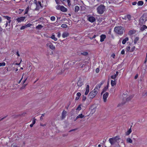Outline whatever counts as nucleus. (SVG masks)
<instances>
[{"label":"nucleus","mask_w":147,"mask_h":147,"mask_svg":"<svg viewBox=\"0 0 147 147\" xmlns=\"http://www.w3.org/2000/svg\"><path fill=\"white\" fill-rule=\"evenodd\" d=\"M32 25V24L30 23H28L27 24L25 25L26 28L30 27Z\"/></svg>","instance_id":"c9c22d12"},{"label":"nucleus","mask_w":147,"mask_h":147,"mask_svg":"<svg viewBox=\"0 0 147 147\" xmlns=\"http://www.w3.org/2000/svg\"><path fill=\"white\" fill-rule=\"evenodd\" d=\"M77 84L78 87H80L83 84V82L81 80H80L78 81Z\"/></svg>","instance_id":"ddd939ff"},{"label":"nucleus","mask_w":147,"mask_h":147,"mask_svg":"<svg viewBox=\"0 0 147 147\" xmlns=\"http://www.w3.org/2000/svg\"><path fill=\"white\" fill-rule=\"evenodd\" d=\"M60 10L63 12H65L67 11V9L63 6H61L60 9Z\"/></svg>","instance_id":"dca6fc26"},{"label":"nucleus","mask_w":147,"mask_h":147,"mask_svg":"<svg viewBox=\"0 0 147 147\" xmlns=\"http://www.w3.org/2000/svg\"><path fill=\"white\" fill-rule=\"evenodd\" d=\"M67 113V111H65V110H64L61 113V120H63V119H64V118L66 116Z\"/></svg>","instance_id":"1a4fd4ad"},{"label":"nucleus","mask_w":147,"mask_h":147,"mask_svg":"<svg viewBox=\"0 0 147 147\" xmlns=\"http://www.w3.org/2000/svg\"><path fill=\"white\" fill-rule=\"evenodd\" d=\"M47 45L49 46L50 49L52 50H54L55 49V46L53 45L51 43L47 44Z\"/></svg>","instance_id":"f8f14e48"},{"label":"nucleus","mask_w":147,"mask_h":147,"mask_svg":"<svg viewBox=\"0 0 147 147\" xmlns=\"http://www.w3.org/2000/svg\"><path fill=\"white\" fill-rule=\"evenodd\" d=\"M36 7L35 9V10H38L39 9L41 8H42L43 6L42 5L41 2L40 1H38V3L36 4Z\"/></svg>","instance_id":"423d86ee"},{"label":"nucleus","mask_w":147,"mask_h":147,"mask_svg":"<svg viewBox=\"0 0 147 147\" xmlns=\"http://www.w3.org/2000/svg\"><path fill=\"white\" fill-rule=\"evenodd\" d=\"M144 3L142 1H139L137 3V4L139 6H141Z\"/></svg>","instance_id":"a878e982"},{"label":"nucleus","mask_w":147,"mask_h":147,"mask_svg":"<svg viewBox=\"0 0 147 147\" xmlns=\"http://www.w3.org/2000/svg\"><path fill=\"white\" fill-rule=\"evenodd\" d=\"M114 31L117 34L121 35L123 34L124 30L123 28L121 26H116L114 28Z\"/></svg>","instance_id":"f03ea898"},{"label":"nucleus","mask_w":147,"mask_h":147,"mask_svg":"<svg viewBox=\"0 0 147 147\" xmlns=\"http://www.w3.org/2000/svg\"><path fill=\"white\" fill-rule=\"evenodd\" d=\"M55 1H56V3L57 4H59V0H55Z\"/></svg>","instance_id":"13d9d810"},{"label":"nucleus","mask_w":147,"mask_h":147,"mask_svg":"<svg viewBox=\"0 0 147 147\" xmlns=\"http://www.w3.org/2000/svg\"><path fill=\"white\" fill-rule=\"evenodd\" d=\"M5 62H3L2 63H0V67L3 66H4L5 65Z\"/></svg>","instance_id":"37998d69"},{"label":"nucleus","mask_w":147,"mask_h":147,"mask_svg":"<svg viewBox=\"0 0 147 147\" xmlns=\"http://www.w3.org/2000/svg\"><path fill=\"white\" fill-rule=\"evenodd\" d=\"M138 74H136L135 76V77H134L135 79H136L138 78Z\"/></svg>","instance_id":"338daca9"},{"label":"nucleus","mask_w":147,"mask_h":147,"mask_svg":"<svg viewBox=\"0 0 147 147\" xmlns=\"http://www.w3.org/2000/svg\"><path fill=\"white\" fill-rule=\"evenodd\" d=\"M26 18L25 17H22L20 18H18L16 20L18 22H20L23 21Z\"/></svg>","instance_id":"9b49d317"},{"label":"nucleus","mask_w":147,"mask_h":147,"mask_svg":"<svg viewBox=\"0 0 147 147\" xmlns=\"http://www.w3.org/2000/svg\"><path fill=\"white\" fill-rule=\"evenodd\" d=\"M100 41L101 42H102L106 38V36L105 34H102L100 36Z\"/></svg>","instance_id":"4468645a"},{"label":"nucleus","mask_w":147,"mask_h":147,"mask_svg":"<svg viewBox=\"0 0 147 147\" xmlns=\"http://www.w3.org/2000/svg\"><path fill=\"white\" fill-rule=\"evenodd\" d=\"M121 53L122 55L124 54H125V50L124 49H123Z\"/></svg>","instance_id":"4d7b16f0"},{"label":"nucleus","mask_w":147,"mask_h":147,"mask_svg":"<svg viewBox=\"0 0 147 147\" xmlns=\"http://www.w3.org/2000/svg\"><path fill=\"white\" fill-rule=\"evenodd\" d=\"M132 126H131V127ZM131 132V127L129 129V130L125 132V134L126 136L129 135Z\"/></svg>","instance_id":"a211bd4d"},{"label":"nucleus","mask_w":147,"mask_h":147,"mask_svg":"<svg viewBox=\"0 0 147 147\" xmlns=\"http://www.w3.org/2000/svg\"><path fill=\"white\" fill-rule=\"evenodd\" d=\"M129 40V38L128 37H126L122 41V43L123 44H125L126 41H128Z\"/></svg>","instance_id":"6ab92c4d"},{"label":"nucleus","mask_w":147,"mask_h":147,"mask_svg":"<svg viewBox=\"0 0 147 147\" xmlns=\"http://www.w3.org/2000/svg\"><path fill=\"white\" fill-rule=\"evenodd\" d=\"M89 85H88L86 86V90L85 93V95H87L88 94V93L89 92Z\"/></svg>","instance_id":"2eb2a0df"},{"label":"nucleus","mask_w":147,"mask_h":147,"mask_svg":"<svg viewBox=\"0 0 147 147\" xmlns=\"http://www.w3.org/2000/svg\"><path fill=\"white\" fill-rule=\"evenodd\" d=\"M111 29H110L109 30V31L108 32V34H111Z\"/></svg>","instance_id":"0e129e2a"},{"label":"nucleus","mask_w":147,"mask_h":147,"mask_svg":"<svg viewBox=\"0 0 147 147\" xmlns=\"http://www.w3.org/2000/svg\"><path fill=\"white\" fill-rule=\"evenodd\" d=\"M81 54L85 56H86L88 55V53L86 52H85L83 53H81Z\"/></svg>","instance_id":"473e14b6"},{"label":"nucleus","mask_w":147,"mask_h":147,"mask_svg":"<svg viewBox=\"0 0 147 147\" xmlns=\"http://www.w3.org/2000/svg\"><path fill=\"white\" fill-rule=\"evenodd\" d=\"M29 9V7H28L26 9V11H25V14L27 13H28Z\"/></svg>","instance_id":"a18cd8bd"},{"label":"nucleus","mask_w":147,"mask_h":147,"mask_svg":"<svg viewBox=\"0 0 147 147\" xmlns=\"http://www.w3.org/2000/svg\"><path fill=\"white\" fill-rule=\"evenodd\" d=\"M36 119H35L34 118L33 120H32V123L34 125L35 124V123H36Z\"/></svg>","instance_id":"09e8293b"},{"label":"nucleus","mask_w":147,"mask_h":147,"mask_svg":"<svg viewBox=\"0 0 147 147\" xmlns=\"http://www.w3.org/2000/svg\"><path fill=\"white\" fill-rule=\"evenodd\" d=\"M105 10V6L102 4L100 5L97 8V12L100 14H103Z\"/></svg>","instance_id":"20e7f679"},{"label":"nucleus","mask_w":147,"mask_h":147,"mask_svg":"<svg viewBox=\"0 0 147 147\" xmlns=\"http://www.w3.org/2000/svg\"><path fill=\"white\" fill-rule=\"evenodd\" d=\"M84 117V116L82 114H80L78 115L76 117V119L79 118H82Z\"/></svg>","instance_id":"393cba45"},{"label":"nucleus","mask_w":147,"mask_h":147,"mask_svg":"<svg viewBox=\"0 0 147 147\" xmlns=\"http://www.w3.org/2000/svg\"><path fill=\"white\" fill-rule=\"evenodd\" d=\"M127 142L130 143H131L132 142V141L130 138H127L126 140Z\"/></svg>","instance_id":"c756f323"},{"label":"nucleus","mask_w":147,"mask_h":147,"mask_svg":"<svg viewBox=\"0 0 147 147\" xmlns=\"http://www.w3.org/2000/svg\"><path fill=\"white\" fill-rule=\"evenodd\" d=\"M111 56L113 57V58H115V55L113 53L112 54Z\"/></svg>","instance_id":"680f3d73"},{"label":"nucleus","mask_w":147,"mask_h":147,"mask_svg":"<svg viewBox=\"0 0 147 147\" xmlns=\"http://www.w3.org/2000/svg\"><path fill=\"white\" fill-rule=\"evenodd\" d=\"M38 2H37V1L36 0H34V3H35L36 5V4L37 3H38Z\"/></svg>","instance_id":"774afa93"},{"label":"nucleus","mask_w":147,"mask_h":147,"mask_svg":"<svg viewBox=\"0 0 147 147\" xmlns=\"http://www.w3.org/2000/svg\"><path fill=\"white\" fill-rule=\"evenodd\" d=\"M57 36L59 38L60 37V36H61V34H60V33L59 32H58Z\"/></svg>","instance_id":"bf43d9fd"},{"label":"nucleus","mask_w":147,"mask_h":147,"mask_svg":"<svg viewBox=\"0 0 147 147\" xmlns=\"http://www.w3.org/2000/svg\"><path fill=\"white\" fill-rule=\"evenodd\" d=\"M45 113L42 114V116L40 117V120H42L43 119V117L44 116Z\"/></svg>","instance_id":"49530a36"},{"label":"nucleus","mask_w":147,"mask_h":147,"mask_svg":"<svg viewBox=\"0 0 147 147\" xmlns=\"http://www.w3.org/2000/svg\"><path fill=\"white\" fill-rule=\"evenodd\" d=\"M131 16L129 14L127 15L122 18V19L127 20V21H130L131 20Z\"/></svg>","instance_id":"0eeeda50"},{"label":"nucleus","mask_w":147,"mask_h":147,"mask_svg":"<svg viewBox=\"0 0 147 147\" xmlns=\"http://www.w3.org/2000/svg\"><path fill=\"white\" fill-rule=\"evenodd\" d=\"M77 129H72L70 131H69V132H71L72 131H75Z\"/></svg>","instance_id":"864d4df0"},{"label":"nucleus","mask_w":147,"mask_h":147,"mask_svg":"<svg viewBox=\"0 0 147 147\" xmlns=\"http://www.w3.org/2000/svg\"><path fill=\"white\" fill-rule=\"evenodd\" d=\"M40 125L42 126H45L46 125V124H42V123H40Z\"/></svg>","instance_id":"e2e57ef3"},{"label":"nucleus","mask_w":147,"mask_h":147,"mask_svg":"<svg viewBox=\"0 0 147 147\" xmlns=\"http://www.w3.org/2000/svg\"><path fill=\"white\" fill-rule=\"evenodd\" d=\"M81 109V106L80 105H78V107H77L76 110H78L79 111Z\"/></svg>","instance_id":"79ce46f5"},{"label":"nucleus","mask_w":147,"mask_h":147,"mask_svg":"<svg viewBox=\"0 0 147 147\" xmlns=\"http://www.w3.org/2000/svg\"><path fill=\"white\" fill-rule=\"evenodd\" d=\"M105 81H102L98 85H97L96 86H98V87H99L100 88L102 85L104 83Z\"/></svg>","instance_id":"cd10ccee"},{"label":"nucleus","mask_w":147,"mask_h":147,"mask_svg":"<svg viewBox=\"0 0 147 147\" xmlns=\"http://www.w3.org/2000/svg\"><path fill=\"white\" fill-rule=\"evenodd\" d=\"M135 49V47H134V46L133 47H132V48L130 51L131 52H133L134 51V50Z\"/></svg>","instance_id":"de8ad7c7"},{"label":"nucleus","mask_w":147,"mask_h":147,"mask_svg":"<svg viewBox=\"0 0 147 147\" xmlns=\"http://www.w3.org/2000/svg\"><path fill=\"white\" fill-rule=\"evenodd\" d=\"M81 95V94L80 92H78L77 94V96L78 97H80Z\"/></svg>","instance_id":"3c124183"},{"label":"nucleus","mask_w":147,"mask_h":147,"mask_svg":"<svg viewBox=\"0 0 147 147\" xmlns=\"http://www.w3.org/2000/svg\"><path fill=\"white\" fill-rule=\"evenodd\" d=\"M96 36V35H94V36L92 37H90V39H93V38H95Z\"/></svg>","instance_id":"603ef678"},{"label":"nucleus","mask_w":147,"mask_h":147,"mask_svg":"<svg viewBox=\"0 0 147 147\" xmlns=\"http://www.w3.org/2000/svg\"><path fill=\"white\" fill-rule=\"evenodd\" d=\"M99 87H98V86H96V87L94 88V89L93 90H94V91L95 92H97V94L98 91L99 90Z\"/></svg>","instance_id":"412c9836"},{"label":"nucleus","mask_w":147,"mask_h":147,"mask_svg":"<svg viewBox=\"0 0 147 147\" xmlns=\"http://www.w3.org/2000/svg\"><path fill=\"white\" fill-rule=\"evenodd\" d=\"M108 89V87H105L104 88H103L102 91L101 93V94L102 95V94L105 92H106L107 90Z\"/></svg>","instance_id":"5701e85b"},{"label":"nucleus","mask_w":147,"mask_h":147,"mask_svg":"<svg viewBox=\"0 0 147 147\" xmlns=\"http://www.w3.org/2000/svg\"><path fill=\"white\" fill-rule=\"evenodd\" d=\"M95 111H96V109L95 108H93L91 110V113L92 114H93L95 112Z\"/></svg>","instance_id":"4c0bfd02"},{"label":"nucleus","mask_w":147,"mask_h":147,"mask_svg":"<svg viewBox=\"0 0 147 147\" xmlns=\"http://www.w3.org/2000/svg\"><path fill=\"white\" fill-rule=\"evenodd\" d=\"M69 36V34L67 32H64L62 34V36L63 38H65Z\"/></svg>","instance_id":"f3484780"},{"label":"nucleus","mask_w":147,"mask_h":147,"mask_svg":"<svg viewBox=\"0 0 147 147\" xmlns=\"http://www.w3.org/2000/svg\"><path fill=\"white\" fill-rule=\"evenodd\" d=\"M61 6L60 5H58L56 7V8L57 10H60V9L61 8Z\"/></svg>","instance_id":"e433bc0d"},{"label":"nucleus","mask_w":147,"mask_h":147,"mask_svg":"<svg viewBox=\"0 0 147 147\" xmlns=\"http://www.w3.org/2000/svg\"><path fill=\"white\" fill-rule=\"evenodd\" d=\"M43 27V26L40 24H38L36 27V29L40 30Z\"/></svg>","instance_id":"b1692460"},{"label":"nucleus","mask_w":147,"mask_h":147,"mask_svg":"<svg viewBox=\"0 0 147 147\" xmlns=\"http://www.w3.org/2000/svg\"><path fill=\"white\" fill-rule=\"evenodd\" d=\"M26 28V27L25 25V26H22L20 28V29L21 30H23L25 29Z\"/></svg>","instance_id":"c03bdc74"},{"label":"nucleus","mask_w":147,"mask_h":147,"mask_svg":"<svg viewBox=\"0 0 147 147\" xmlns=\"http://www.w3.org/2000/svg\"><path fill=\"white\" fill-rule=\"evenodd\" d=\"M61 27L63 28H66L67 27V26L65 24H63L61 25Z\"/></svg>","instance_id":"72a5a7b5"},{"label":"nucleus","mask_w":147,"mask_h":147,"mask_svg":"<svg viewBox=\"0 0 147 147\" xmlns=\"http://www.w3.org/2000/svg\"><path fill=\"white\" fill-rule=\"evenodd\" d=\"M120 139H121L119 136H116L110 138L109 141L111 144L113 145L116 142L118 143L119 142V140Z\"/></svg>","instance_id":"7ed1b4c3"},{"label":"nucleus","mask_w":147,"mask_h":147,"mask_svg":"<svg viewBox=\"0 0 147 147\" xmlns=\"http://www.w3.org/2000/svg\"><path fill=\"white\" fill-rule=\"evenodd\" d=\"M79 7L78 6H76L75 7V12H77L79 10Z\"/></svg>","instance_id":"bb28decb"},{"label":"nucleus","mask_w":147,"mask_h":147,"mask_svg":"<svg viewBox=\"0 0 147 147\" xmlns=\"http://www.w3.org/2000/svg\"><path fill=\"white\" fill-rule=\"evenodd\" d=\"M137 4V2L135 1V2H133L132 3V5H136V4Z\"/></svg>","instance_id":"052dcab7"},{"label":"nucleus","mask_w":147,"mask_h":147,"mask_svg":"<svg viewBox=\"0 0 147 147\" xmlns=\"http://www.w3.org/2000/svg\"><path fill=\"white\" fill-rule=\"evenodd\" d=\"M4 17L5 19H7V20H10L11 19L10 17L7 16H4Z\"/></svg>","instance_id":"58836bf2"},{"label":"nucleus","mask_w":147,"mask_h":147,"mask_svg":"<svg viewBox=\"0 0 147 147\" xmlns=\"http://www.w3.org/2000/svg\"><path fill=\"white\" fill-rule=\"evenodd\" d=\"M111 84L112 86H113L114 85H116V82L115 80L113 81L112 80H111Z\"/></svg>","instance_id":"4be33fe9"},{"label":"nucleus","mask_w":147,"mask_h":147,"mask_svg":"<svg viewBox=\"0 0 147 147\" xmlns=\"http://www.w3.org/2000/svg\"><path fill=\"white\" fill-rule=\"evenodd\" d=\"M147 28V27L145 25H143L140 28V30L142 31L146 29Z\"/></svg>","instance_id":"aec40b11"},{"label":"nucleus","mask_w":147,"mask_h":147,"mask_svg":"<svg viewBox=\"0 0 147 147\" xmlns=\"http://www.w3.org/2000/svg\"><path fill=\"white\" fill-rule=\"evenodd\" d=\"M99 69L98 68H97L96 69V72L97 73H98L99 72Z\"/></svg>","instance_id":"6e6d98bb"},{"label":"nucleus","mask_w":147,"mask_h":147,"mask_svg":"<svg viewBox=\"0 0 147 147\" xmlns=\"http://www.w3.org/2000/svg\"><path fill=\"white\" fill-rule=\"evenodd\" d=\"M130 47L129 46L127 48H126V50L127 51H129L130 50Z\"/></svg>","instance_id":"8fccbe9b"},{"label":"nucleus","mask_w":147,"mask_h":147,"mask_svg":"<svg viewBox=\"0 0 147 147\" xmlns=\"http://www.w3.org/2000/svg\"><path fill=\"white\" fill-rule=\"evenodd\" d=\"M147 20V13H144L139 20V24L140 26L144 24Z\"/></svg>","instance_id":"f257e3e1"},{"label":"nucleus","mask_w":147,"mask_h":147,"mask_svg":"<svg viewBox=\"0 0 147 147\" xmlns=\"http://www.w3.org/2000/svg\"><path fill=\"white\" fill-rule=\"evenodd\" d=\"M97 94V92H95L94 90L91 92L89 94V98L90 99H92Z\"/></svg>","instance_id":"39448f33"},{"label":"nucleus","mask_w":147,"mask_h":147,"mask_svg":"<svg viewBox=\"0 0 147 147\" xmlns=\"http://www.w3.org/2000/svg\"><path fill=\"white\" fill-rule=\"evenodd\" d=\"M133 96H129V97L127 98L126 99V101H130L133 98Z\"/></svg>","instance_id":"2f4dec72"},{"label":"nucleus","mask_w":147,"mask_h":147,"mask_svg":"<svg viewBox=\"0 0 147 147\" xmlns=\"http://www.w3.org/2000/svg\"><path fill=\"white\" fill-rule=\"evenodd\" d=\"M109 95V93L106 92L103 95V99L104 101L105 102H106L107 101V98Z\"/></svg>","instance_id":"9d476101"},{"label":"nucleus","mask_w":147,"mask_h":147,"mask_svg":"<svg viewBox=\"0 0 147 147\" xmlns=\"http://www.w3.org/2000/svg\"><path fill=\"white\" fill-rule=\"evenodd\" d=\"M55 16H52L51 17V20L53 21H54L55 20Z\"/></svg>","instance_id":"a19ab883"},{"label":"nucleus","mask_w":147,"mask_h":147,"mask_svg":"<svg viewBox=\"0 0 147 147\" xmlns=\"http://www.w3.org/2000/svg\"><path fill=\"white\" fill-rule=\"evenodd\" d=\"M26 114V113H24L22 114H20L19 115V116H24Z\"/></svg>","instance_id":"5fc2aeb1"},{"label":"nucleus","mask_w":147,"mask_h":147,"mask_svg":"<svg viewBox=\"0 0 147 147\" xmlns=\"http://www.w3.org/2000/svg\"><path fill=\"white\" fill-rule=\"evenodd\" d=\"M51 38L54 40L55 41H56L57 40V38L55 37V36L54 35H53Z\"/></svg>","instance_id":"7c9ffc66"},{"label":"nucleus","mask_w":147,"mask_h":147,"mask_svg":"<svg viewBox=\"0 0 147 147\" xmlns=\"http://www.w3.org/2000/svg\"><path fill=\"white\" fill-rule=\"evenodd\" d=\"M27 78H26L25 79V80L23 81V84H24V83L25 82H26V80H27Z\"/></svg>","instance_id":"69168bd1"},{"label":"nucleus","mask_w":147,"mask_h":147,"mask_svg":"<svg viewBox=\"0 0 147 147\" xmlns=\"http://www.w3.org/2000/svg\"><path fill=\"white\" fill-rule=\"evenodd\" d=\"M87 20L90 22L92 23L95 21V18L92 16H89V15L88 16Z\"/></svg>","instance_id":"6e6552de"},{"label":"nucleus","mask_w":147,"mask_h":147,"mask_svg":"<svg viewBox=\"0 0 147 147\" xmlns=\"http://www.w3.org/2000/svg\"><path fill=\"white\" fill-rule=\"evenodd\" d=\"M139 38L138 37H136L134 40V43L135 44H136L137 41L139 40Z\"/></svg>","instance_id":"c85d7f7f"},{"label":"nucleus","mask_w":147,"mask_h":147,"mask_svg":"<svg viewBox=\"0 0 147 147\" xmlns=\"http://www.w3.org/2000/svg\"><path fill=\"white\" fill-rule=\"evenodd\" d=\"M86 97L84 96V95H83V97H82V101H85L86 100Z\"/></svg>","instance_id":"f704fd0d"},{"label":"nucleus","mask_w":147,"mask_h":147,"mask_svg":"<svg viewBox=\"0 0 147 147\" xmlns=\"http://www.w3.org/2000/svg\"><path fill=\"white\" fill-rule=\"evenodd\" d=\"M117 76L115 75H113L111 76V78L113 79H115Z\"/></svg>","instance_id":"ea45409f"}]
</instances>
